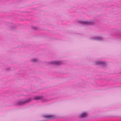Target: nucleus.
<instances>
[{
    "mask_svg": "<svg viewBox=\"0 0 121 121\" xmlns=\"http://www.w3.org/2000/svg\"><path fill=\"white\" fill-rule=\"evenodd\" d=\"M31 98H29L24 100H21L15 103L14 104V105L15 106H17L24 105L26 103L31 101Z\"/></svg>",
    "mask_w": 121,
    "mask_h": 121,
    "instance_id": "nucleus-1",
    "label": "nucleus"
},
{
    "mask_svg": "<svg viewBox=\"0 0 121 121\" xmlns=\"http://www.w3.org/2000/svg\"><path fill=\"white\" fill-rule=\"evenodd\" d=\"M34 99L36 100H41L43 102H46L47 101V100L44 98L43 96H35L34 98Z\"/></svg>",
    "mask_w": 121,
    "mask_h": 121,
    "instance_id": "nucleus-2",
    "label": "nucleus"
},
{
    "mask_svg": "<svg viewBox=\"0 0 121 121\" xmlns=\"http://www.w3.org/2000/svg\"><path fill=\"white\" fill-rule=\"evenodd\" d=\"M43 117L46 118H48L49 119H53L55 118V117L53 115H46L43 116Z\"/></svg>",
    "mask_w": 121,
    "mask_h": 121,
    "instance_id": "nucleus-3",
    "label": "nucleus"
},
{
    "mask_svg": "<svg viewBox=\"0 0 121 121\" xmlns=\"http://www.w3.org/2000/svg\"><path fill=\"white\" fill-rule=\"evenodd\" d=\"M87 115V113L86 112H83L80 115L79 117L81 118H84L86 117Z\"/></svg>",
    "mask_w": 121,
    "mask_h": 121,
    "instance_id": "nucleus-4",
    "label": "nucleus"
},
{
    "mask_svg": "<svg viewBox=\"0 0 121 121\" xmlns=\"http://www.w3.org/2000/svg\"><path fill=\"white\" fill-rule=\"evenodd\" d=\"M51 64H55L56 65H58L60 64V62L57 61H52L51 62Z\"/></svg>",
    "mask_w": 121,
    "mask_h": 121,
    "instance_id": "nucleus-5",
    "label": "nucleus"
},
{
    "mask_svg": "<svg viewBox=\"0 0 121 121\" xmlns=\"http://www.w3.org/2000/svg\"><path fill=\"white\" fill-rule=\"evenodd\" d=\"M85 24H91V23L90 22H84Z\"/></svg>",
    "mask_w": 121,
    "mask_h": 121,
    "instance_id": "nucleus-6",
    "label": "nucleus"
},
{
    "mask_svg": "<svg viewBox=\"0 0 121 121\" xmlns=\"http://www.w3.org/2000/svg\"><path fill=\"white\" fill-rule=\"evenodd\" d=\"M32 61L33 62H35L37 61V59H34L32 60Z\"/></svg>",
    "mask_w": 121,
    "mask_h": 121,
    "instance_id": "nucleus-7",
    "label": "nucleus"
},
{
    "mask_svg": "<svg viewBox=\"0 0 121 121\" xmlns=\"http://www.w3.org/2000/svg\"><path fill=\"white\" fill-rule=\"evenodd\" d=\"M100 37H98V39H97L98 40H99L100 39Z\"/></svg>",
    "mask_w": 121,
    "mask_h": 121,
    "instance_id": "nucleus-8",
    "label": "nucleus"
},
{
    "mask_svg": "<svg viewBox=\"0 0 121 121\" xmlns=\"http://www.w3.org/2000/svg\"><path fill=\"white\" fill-rule=\"evenodd\" d=\"M100 62H99L98 63H96V64H100Z\"/></svg>",
    "mask_w": 121,
    "mask_h": 121,
    "instance_id": "nucleus-9",
    "label": "nucleus"
}]
</instances>
